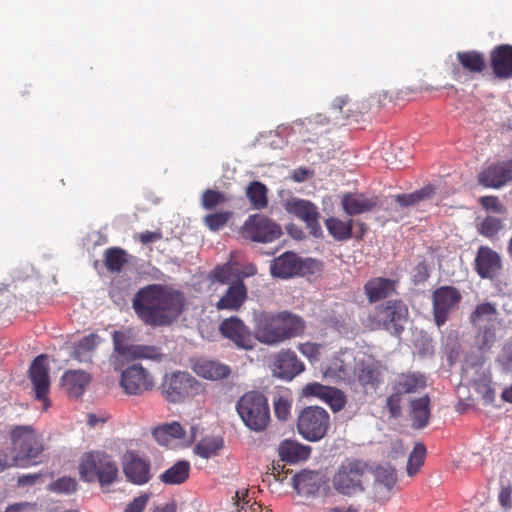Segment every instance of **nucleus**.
Returning <instances> with one entry per match:
<instances>
[{
	"label": "nucleus",
	"mask_w": 512,
	"mask_h": 512,
	"mask_svg": "<svg viewBox=\"0 0 512 512\" xmlns=\"http://www.w3.org/2000/svg\"><path fill=\"white\" fill-rule=\"evenodd\" d=\"M33 506L28 502H22V503H15L12 505H9L5 512H27L29 510H32Z\"/></svg>",
	"instance_id": "obj_63"
},
{
	"label": "nucleus",
	"mask_w": 512,
	"mask_h": 512,
	"mask_svg": "<svg viewBox=\"0 0 512 512\" xmlns=\"http://www.w3.org/2000/svg\"><path fill=\"white\" fill-rule=\"evenodd\" d=\"M183 304L181 292L161 284L140 288L132 300V308L137 317L152 327L171 324L181 313Z\"/></svg>",
	"instance_id": "obj_1"
},
{
	"label": "nucleus",
	"mask_w": 512,
	"mask_h": 512,
	"mask_svg": "<svg viewBox=\"0 0 512 512\" xmlns=\"http://www.w3.org/2000/svg\"><path fill=\"white\" fill-rule=\"evenodd\" d=\"M29 378L33 385L35 398L42 401L43 409L47 410L50 406V401L48 399L50 378L47 366V356L45 354H41L33 360L29 368Z\"/></svg>",
	"instance_id": "obj_16"
},
{
	"label": "nucleus",
	"mask_w": 512,
	"mask_h": 512,
	"mask_svg": "<svg viewBox=\"0 0 512 512\" xmlns=\"http://www.w3.org/2000/svg\"><path fill=\"white\" fill-rule=\"evenodd\" d=\"M223 447V440L219 437L204 438L199 441L195 447L194 452L204 459H208L217 455L218 451Z\"/></svg>",
	"instance_id": "obj_42"
},
{
	"label": "nucleus",
	"mask_w": 512,
	"mask_h": 512,
	"mask_svg": "<svg viewBox=\"0 0 512 512\" xmlns=\"http://www.w3.org/2000/svg\"><path fill=\"white\" fill-rule=\"evenodd\" d=\"M498 311L490 302L478 304L471 313L469 320L473 327L495 326Z\"/></svg>",
	"instance_id": "obj_36"
},
{
	"label": "nucleus",
	"mask_w": 512,
	"mask_h": 512,
	"mask_svg": "<svg viewBox=\"0 0 512 512\" xmlns=\"http://www.w3.org/2000/svg\"><path fill=\"white\" fill-rule=\"evenodd\" d=\"M479 203L487 211H492L497 214H503L505 212L504 205L497 196H483L479 199Z\"/></svg>",
	"instance_id": "obj_54"
},
{
	"label": "nucleus",
	"mask_w": 512,
	"mask_h": 512,
	"mask_svg": "<svg viewBox=\"0 0 512 512\" xmlns=\"http://www.w3.org/2000/svg\"><path fill=\"white\" fill-rule=\"evenodd\" d=\"M128 263L127 252L120 247H111L104 252V264L110 272H121Z\"/></svg>",
	"instance_id": "obj_40"
},
{
	"label": "nucleus",
	"mask_w": 512,
	"mask_h": 512,
	"mask_svg": "<svg viewBox=\"0 0 512 512\" xmlns=\"http://www.w3.org/2000/svg\"><path fill=\"white\" fill-rule=\"evenodd\" d=\"M114 351L118 356L129 357L134 345L128 344V337L123 331H114L113 335Z\"/></svg>",
	"instance_id": "obj_50"
},
{
	"label": "nucleus",
	"mask_w": 512,
	"mask_h": 512,
	"mask_svg": "<svg viewBox=\"0 0 512 512\" xmlns=\"http://www.w3.org/2000/svg\"><path fill=\"white\" fill-rule=\"evenodd\" d=\"M512 182V159L492 163L478 174V183L485 188L500 189Z\"/></svg>",
	"instance_id": "obj_17"
},
{
	"label": "nucleus",
	"mask_w": 512,
	"mask_h": 512,
	"mask_svg": "<svg viewBox=\"0 0 512 512\" xmlns=\"http://www.w3.org/2000/svg\"><path fill=\"white\" fill-rule=\"evenodd\" d=\"M152 436L162 446H168L173 440H180L185 437V429L177 422L165 423L152 430Z\"/></svg>",
	"instance_id": "obj_32"
},
{
	"label": "nucleus",
	"mask_w": 512,
	"mask_h": 512,
	"mask_svg": "<svg viewBox=\"0 0 512 512\" xmlns=\"http://www.w3.org/2000/svg\"><path fill=\"white\" fill-rule=\"evenodd\" d=\"M291 404L284 398L279 397L274 401V412L279 420H286L290 415Z\"/></svg>",
	"instance_id": "obj_58"
},
{
	"label": "nucleus",
	"mask_w": 512,
	"mask_h": 512,
	"mask_svg": "<svg viewBox=\"0 0 512 512\" xmlns=\"http://www.w3.org/2000/svg\"><path fill=\"white\" fill-rule=\"evenodd\" d=\"M192 369L199 377L208 380H221L231 373L229 366L215 360H198Z\"/></svg>",
	"instance_id": "obj_28"
},
{
	"label": "nucleus",
	"mask_w": 512,
	"mask_h": 512,
	"mask_svg": "<svg viewBox=\"0 0 512 512\" xmlns=\"http://www.w3.org/2000/svg\"><path fill=\"white\" fill-rule=\"evenodd\" d=\"M115 371H121L119 385L123 392L129 396H141L153 390L155 380L152 373L139 363L128 365L122 369L118 358L112 360Z\"/></svg>",
	"instance_id": "obj_8"
},
{
	"label": "nucleus",
	"mask_w": 512,
	"mask_h": 512,
	"mask_svg": "<svg viewBox=\"0 0 512 512\" xmlns=\"http://www.w3.org/2000/svg\"><path fill=\"white\" fill-rule=\"evenodd\" d=\"M305 365L300 361L294 351L290 349L281 350L274 358L273 373L283 380H292L302 373Z\"/></svg>",
	"instance_id": "obj_18"
},
{
	"label": "nucleus",
	"mask_w": 512,
	"mask_h": 512,
	"mask_svg": "<svg viewBox=\"0 0 512 512\" xmlns=\"http://www.w3.org/2000/svg\"><path fill=\"white\" fill-rule=\"evenodd\" d=\"M430 277L429 266L425 260L419 262L414 268V282L423 283Z\"/></svg>",
	"instance_id": "obj_60"
},
{
	"label": "nucleus",
	"mask_w": 512,
	"mask_h": 512,
	"mask_svg": "<svg viewBox=\"0 0 512 512\" xmlns=\"http://www.w3.org/2000/svg\"><path fill=\"white\" fill-rule=\"evenodd\" d=\"M244 239L257 243H270L279 239L283 232L281 226L262 214L248 216L240 228Z\"/></svg>",
	"instance_id": "obj_11"
},
{
	"label": "nucleus",
	"mask_w": 512,
	"mask_h": 512,
	"mask_svg": "<svg viewBox=\"0 0 512 512\" xmlns=\"http://www.w3.org/2000/svg\"><path fill=\"white\" fill-rule=\"evenodd\" d=\"M331 386L323 385L319 382H312L306 384L302 389V395L304 397H315L322 401H325L328 392L331 391Z\"/></svg>",
	"instance_id": "obj_52"
},
{
	"label": "nucleus",
	"mask_w": 512,
	"mask_h": 512,
	"mask_svg": "<svg viewBox=\"0 0 512 512\" xmlns=\"http://www.w3.org/2000/svg\"><path fill=\"white\" fill-rule=\"evenodd\" d=\"M409 317L407 305L400 299H390L377 305L369 315L372 329H385L400 335Z\"/></svg>",
	"instance_id": "obj_6"
},
{
	"label": "nucleus",
	"mask_w": 512,
	"mask_h": 512,
	"mask_svg": "<svg viewBox=\"0 0 512 512\" xmlns=\"http://www.w3.org/2000/svg\"><path fill=\"white\" fill-rule=\"evenodd\" d=\"M248 297L247 287L243 280L237 279L227 288L224 295L217 301L218 310L239 311Z\"/></svg>",
	"instance_id": "obj_22"
},
{
	"label": "nucleus",
	"mask_w": 512,
	"mask_h": 512,
	"mask_svg": "<svg viewBox=\"0 0 512 512\" xmlns=\"http://www.w3.org/2000/svg\"><path fill=\"white\" fill-rule=\"evenodd\" d=\"M103 339L96 333H91L74 344L73 358L81 363H92L98 346Z\"/></svg>",
	"instance_id": "obj_29"
},
{
	"label": "nucleus",
	"mask_w": 512,
	"mask_h": 512,
	"mask_svg": "<svg viewBox=\"0 0 512 512\" xmlns=\"http://www.w3.org/2000/svg\"><path fill=\"white\" fill-rule=\"evenodd\" d=\"M433 194L434 189L431 186H426L409 194H398L395 196V201L402 207H409L429 199Z\"/></svg>",
	"instance_id": "obj_43"
},
{
	"label": "nucleus",
	"mask_w": 512,
	"mask_h": 512,
	"mask_svg": "<svg viewBox=\"0 0 512 512\" xmlns=\"http://www.w3.org/2000/svg\"><path fill=\"white\" fill-rule=\"evenodd\" d=\"M268 188L260 181H252L245 190L250 205L255 210H263L268 206Z\"/></svg>",
	"instance_id": "obj_38"
},
{
	"label": "nucleus",
	"mask_w": 512,
	"mask_h": 512,
	"mask_svg": "<svg viewBox=\"0 0 512 512\" xmlns=\"http://www.w3.org/2000/svg\"><path fill=\"white\" fill-rule=\"evenodd\" d=\"M490 65L494 75L500 79L512 77V46L502 44L495 47L490 54Z\"/></svg>",
	"instance_id": "obj_23"
},
{
	"label": "nucleus",
	"mask_w": 512,
	"mask_h": 512,
	"mask_svg": "<svg viewBox=\"0 0 512 512\" xmlns=\"http://www.w3.org/2000/svg\"><path fill=\"white\" fill-rule=\"evenodd\" d=\"M200 383L188 372L175 371L164 375L160 390L170 403L177 404L198 394Z\"/></svg>",
	"instance_id": "obj_9"
},
{
	"label": "nucleus",
	"mask_w": 512,
	"mask_h": 512,
	"mask_svg": "<svg viewBox=\"0 0 512 512\" xmlns=\"http://www.w3.org/2000/svg\"><path fill=\"white\" fill-rule=\"evenodd\" d=\"M317 264L313 259L303 260L296 253L287 251L272 260L270 270L274 277L287 279L311 272Z\"/></svg>",
	"instance_id": "obj_12"
},
{
	"label": "nucleus",
	"mask_w": 512,
	"mask_h": 512,
	"mask_svg": "<svg viewBox=\"0 0 512 512\" xmlns=\"http://www.w3.org/2000/svg\"><path fill=\"white\" fill-rule=\"evenodd\" d=\"M341 205L347 215L356 216L374 210L379 205V198L365 194L348 193L343 196Z\"/></svg>",
	"instance_id": "obj_24"
},
{
	"label": "nucleus",
	"mask_w": 512,
	"mask_h": 512,
	"mask_svg": "<svg viewBox=\"0 0 512 512\" xmlns=\"http://www.w3.org/2000/svg\"><path fill=\"white\" fill-rule=\"evenodd\" d=\"M324 402L330 406L333 412H339L344 408L347 399L346 395L341 390L332 387Z\"/></svg>",
	"instance_id": "obj_53"
},
{
	"label": "nucleus",
	"mask_w": 512,
	"mask_h": 512,
	"mask_svg": "<svg viewBox=\"0 0 512 512\" xmlns=\"http://www.w3.org/2000/svg\"><path fill=\"white\" fill-rule=\"evenodd\" d=\"M299 352L310 361H318L322 346L317 343L305 342L297 346Z\"/></svg>",
	"instance_id": "obj_55"
},
{
	"label": "nucleus",
	"mask_w": 512,
	"mask_h": 512,
	"mask_svg": "<svg viewBox=\"0 0 512 512\" xmlns=\"http://www.w3.org/2000/svg\"><path fill=\"white\" fill-rule=\"evenodd\" d=\"M499 503L505 509H510L512 507V487L511 485L502 486L499 495H498Z\"/></svg>",
	"instance_id": "obj_62"
},
{
	"label": "nucleus",
	"mask_w": 512,
	"mask_h": 512,
	"mask_svg": "<svg viewBox=\"0 0 512 512\" xmlns=\"http://www.w3.org/2000/svg\"><path fill=\"white\" fill-rule=\"evenodd\" d=\"M503 228L501 219L494 216L485 217L478 225V232L489 239L496 237L500 230Z\"/></svg>",
	"instance_id": "obj_48"
},
{
	"label": "nucleus",
	"mask_w": 512,
	"mask_h": 512,
	"mask_svg": "<svg viewBox=\"0 0 512 512\" xmlns=\"http://www.w3.org/2000/svg\"><path fill=\"white\" fill-rule=\"evenodd\" d=\"M349 103V98L347 96H340L334 99L333 103L330 107V116L325 117V123H333L334 125H344L345 120H347L350 116L347 113L350 111L343 112V108Z\"/></svg>",
	"instance_id": "obj_41"
},
{
	"label": "nucleus",
	"mask_w": 512,
	"mask_h": 512,
	"mask_svg": "<svg viewBox=\"0 0 512 512\" xmlns=\"http://www.w3.org/2000/svg\"><path fill=\"white\" fill-rule=\"evenodd\" d=\"M398 281L384 277H373L364 285V292L369 303H376L392 296L397 289Z\"/></svg>",
	"instance_id": "obj_25"
},
{
	"label": "nucleus",
	"mask_w": 512,
	"mask_h": 512,
	"mask_svg": "<svg viewBox=\"0 0 512 512\" xmlns=\"http://www.w3.org/2000/svg\"><path fill=\"white\" fill-rule=\"evenodd\" d=\"M461 299V293L453 286H441L435 289L432 294V304L434 320L438 327L445 324Z\"/></svg>",
	"instance_id": "obj_14"
},
{
	"label": "nucleus",
	"mask_w": 512,
	"mask_h": 512,
	"mask_svg": "<svg viewBox=\"0 0 512 512\" xmlns=\"http://www.w3.org/2000/svg\"><path fill=\"white\" fill-rule=\"evenodd\" d=\"M430 403L428 395L410 402V416L414 429H422L428 425L431 416Z\"/></svg>",
	"instance_id": "obj_30"
},
{
	"label": "nucleus",
	"mask_w": 512,
	"mask_h": 512,
	"mask_svg": "<svg viewBox=\"0 0 512 512\" xmlns=\"http://www.w3.org/2000/svg\"><path fill=\"white\" fill-rule=\"evenodd\" d=\"M90 381V374L82 370H68L61 378L62 387L73 398L80 397Z\"/></svg>",
	"instance_id": "obj_27"
},
{
	"label": "nucleus",
	"mask_w": 512,
	"mask_h": 512,
	"mask_svg": "<svg viewBox=\"0 0 512 512\" xmlns=\"http://www.w3.org/2000/svg\"><path fill=\"white\" fill-rule=\"evenodd\" d=\"M474 265L477 274L487 279H493L502 268L500 255L488 246L479 247Z\"/></svg>",
	"instance_id": "obj_19"
},
{
	"label": "nucleus",
	"mask_w": 512,
	"mask_h": 512,
	"mask_svg": "<svg viewBox=\"0 0 512 512\" xmlns=\"http://www.w3.org/2000/svg\"><path fill=\"white\" fill-rule=\"evenodd\" d=\"M253 328L256 341L267 346H277L301 336L306 324L302 317L290 311H254Z\"/></svg>",
	"instance_id": "obj_2"
},
{
	"label": "nucleus",
	"mask_w": 512,
	"mask_h": 512,
	"mask_svg": "<svg viewBox=\"0 0 512 512\" xmlns=\"http://www.w3.org/2000/svg\"><path fill=\"white\" fill-rule=\"evenodd\" d=\"M355 376L366 393L376 391L383 381L380 365L371 359L357 365Z\"/></svg>",
	"instance_id": "obj_20"
},
{
	"label": "nucleus",
	"mask_w": 512,
	"mask_h": 512,
	"mask_svg": "<svg viewBox=\"0 0 512 512\" xmlns=\"http://www.w3.org/2000/svg\"><path fill=\"white\" fill-rule=\"evenodd\" d=\"M293 486L300 495H313L320 488V478L317 472L303 470L296 473L293 478Z\"/></svg>",
	"instance_id": "obj_31"
},
{
	"label": "nucleus",
	"mask_w": 512,
	"mask_h": 512,
	"mask_svg": "<svg viewBox=\"0 0 512 512\" xmlns=\"http://www.w3.org/2000/svg\"><path fill=\"white\" fill-rule=\"evenodd\" d=\"M49 490L55 493L70 494L77 490L75 478L64 476L49 485Z\"/></svg>",
	"instance_id": "obj_51"
},
{
	"label": "nucleus",
	"mask_w": 512,
	"mask_h": 512,
	"mask_svg": "<svg viewBox=\"0 0 512 512\" xmlns=\"http://www.w3.org/2000/svg\"><path fill=\"white\" fill-rule=\"evenodd\" d=\"M368 466L361 460L347 459L332 478L333 488L341 495L353 496L364 492Z\"/></svg>",
	"instance_id": "obj_7"
},
{
	"label": "nucleus",
	"mask_w": 512,
	"mask_h": 512,
	"mask_svg": "<svg viewBox=\"0 0 512 512\" xmlns=\"http://www.w3.org/2000/svg\"><path fill=\"white\" fill-rule=\"evenodd\" d=\"M129 357L132 359L161 361L164 355L157 346L138 344L132 347V352Z\"/></svg>",
	"instance_id": "obj_45"
},
{
	"label": "nucleus",
	"mask_w": 512,
	"mask_h": 512,
	"mask_svg": "<svg viewBox=\"0 0 512 512\" xmlns=\"http://www.w3.org/2000/svg\"><path fill=\"white\" fill-rule=\"evenodd\" d=\"M220 334L230 340L238 349L251 351L256 346L254 331L237 316H230L221 321Z\"/></svg>",
	"instance_id": "obj_13"
},
{
	"label": "nucleus",
	"mask_w": 512,
	"mask_h": 512,
	"mask_svg": "<svg viewBox=\"0 0 512 512\" xmlns=\"http://www.w3.org/2000/svg\"><path fill=\"white\" fill-rule=\"evenodd\" d=\"M353 220H341L337 217H329L325 220V226L329 234L336 241H346L352 237Z\"/></svg>",
	"instance_id": "obj_39"
},
{
	"label": "nucleus",
	"mask_w": 512,
	"mask_h": 512,
	"mask_svg": "<svg viewBox=\"0 0 512 512\" xmlns=\"http://www.w3.org/2000/svg\"><path fill=\"white\" fill-rule=\"evenodd\" d=\"M402 393L395 391L386 400V407L391 416L397 417L401 413Z\"/></svg>",
	"instance_id": "obj_57"
},
{
	"label": "nucleus",
	"mask_w": 512,
	"mask_h": 512,
	"mask_svg": "<svg viewBox=\"0 0 512 512\" xmlns=\"http://www.w3.org/2000/svg\"><path fill=\"white\" fill-rule=\"evenodd\" d=\"M150 499V493H144L127 504L124 512H143Z\"/></svg>",
	"instance_id": "obj_56"
},
{
	"label": "nucleus",
	"mask_w": 512,
	"mask_h": 512,
	"mask_svg": "<svg viewBox=\"0 0 512 512\" xmlns=\"http://www.w3.org/2000/svg\"><path fill=\"white\" fill-rule=\"evenodd\" d=\"M235 409L244 425L253 432H264L271 421L267 397L259 391H248L237 401Z\"/></svg>",
	"instance_id": "obj_5"
},
{
	"label": "nucleus",
	"mask_w": 512,
	"mask_h": 512,
	"mask_svg": "<svg viewBox=\"0 0 512 512\" xmlns=\"http://www.w3.org/2000/svg\"><path fill=\"white\" fill-rule=\"evenodd\" d=\"M212 278L220 283H227L231 276V267L229 264L215 267L211 272Z\"/></svg>",
	"instance_id": "obj_61"
},
{
	"label": "nucleus",
	"mask_w": 512,
	"mask_h": 512,
	"mask_svg": "<svg viewBox=\"0 0 512 512\" xmlns=\"http://www.w3.org/2000/svg\"><path fill=\"white\" fill-rule=\"evenodd\" d=\"M228 201V197L221 191L206 189L201 197V205L206 210H212Z\"/></svg>",
	"instance_id": "obj_49"
},
{
	"label": "nucleus",
	"mask_w": 512,
	"mask_h": 512,
	"mask_svg": "<svg viewBox=\"0 0 512 512\" xmlns=\"http://www.w3.org/2000/svg\"><path fill=\"white\" fill-rule=\"evenodd\" d=\"M330 428V416L320 406L305 407L297 418L299 434L310 442L323 439Z\"/></svg>",
	"instance_id": "obj_10"
},
{
	"label": "nucleus",
	"mask_w": 512,
	"mask_h": 512,
	"mask_svg": "<svg viewBox=\"0 0 512 512\" xmlns=\"http://www.w3.org/2000/svg\"><path fill=\"white\" fill-rule=\"evenodd\" d=\"M10 436L16 451L14 465L25 468L41 462L40 457L46 449L42 433L30 425H19L12 428Z\"/></svg>",
	"instance_id": "obj_3"
},
{
	"label": "nucleus",
	"mask_w": 512,
	"mask_h": 512,
	"mask_svg": "<svg viewBox=\"0 0 512 512\" xmlns=\"http://www.w3.org/2000/svg\"><path fill=\"white\" fill-rule=\"evenodd\" d=\"M425 456L426 447L422 443L416 444L409 456L407 463V474L409 476H414L415 474L418 473V471L424 464Z\"/></svg>",
	"instance_id": "obj_46"
},
{
	"label": "nucleus",
	"mask_w": 512,
	"mask_h": 512,
	"mask_svg": "<svg viewBox=\"0 0 512 512\" xmlns=\"http://www.w3.org/2000/svg\"><path fill=\"white\" fill-rule=\"evenodd\" d=\"M134 239L136 241L141 242L143 245H148L151 243H155L162 239V232L160 230L157 231H144L134 235Z\"/></svg>",
	"instance_id": "obj_59"
},
{
	"label": "nucleus",
	"mask_w": 512,
	"mask_h": 512,
	"mask_svg": "<svg viewBox=\"0 0 512 512\" xmlns=\"http://www.w3.org/2000/svg\"><path fill=\"white\" fill-rule=\"evenodd\" d=\"M126 480L134 485H144L152 479L151 462L136 450H127L122 457Z\"/></svg>",
	"instance_id": "obj_15"
},
{
	"label": "nucleus",
	"mask_w": 512,
	"mask_h": 512,
	"mask_svg": "<svg viewBox=\"0 0 512 512\" xmlns=\"http://www.w3.org/2000/svg\"><path fill=\"white\" fill-rule=\"evenodd\" d=\"M79 475L85 482L97 481L101 487L115 483L119 478L117 462L101 450H92L82 455L79 463Z\"/></svg>",
	"instance_id": "obj_4"
},
{
	"label": "nucleus",
	"mask_w": 512,
	"mask_h": 512,
	"mask_svg": "<svg viewBox=\"0 0 512 512\" xmlns=\"http://www.w3.org/2000/svg\"><path fill=\"white\" fill-rule=\"evenodd\" d=\"M426 387V378L419 372H407L397 376L394 390L402 394L415 393Z\"/></svg>",
	"instance_id": "obj_34"
},
{
	"label": "nucleus",
	"mask_w": 512,
	"mask_h": 512,
	"mask_svg": "<svg viewBox=\"0 0 512 512\" xmlns=\"http://www.w3.org/2000/svg\"><path fill=\"white\" fill-rule=\"evenodd\" d=\"M232 216L233 213L231 211H218L206 215L203 218V223L209 228V230L218 231L226 226Z\"/></svg>",
	"instance_id": "obj_47"
},
{
	"label": "nucleus",
	"mask_w": 512,
	"mask_h": 512,
	"mask_svg": "<svg viewBox=\"0 0 512 512\" xmlns=\"http://www.w3.org/2000/svg\"><path fill=\"white\" fill-rule=\"evenodd\" d=\"M176 511H177V504L174 500H172L164 505L155 506L152 510V512H176Z\"/></svg>",
	"instance_id": "obj_64"
},
{
	"label": "nucleus",
	"mask_w": 512,
	"mask_h": 512,
	"mask_svg": "<svg viewBox=\"0 0 512 512\" xmlns=\"http://www.w3.org/2000/svg\"><path fill=\"white\" fill-rule=\"evenodd\" d=\"M191 466L187 460H179L160 474L159 480L165 485H181L190 476Z\"/></svg>",
	"instance_id": "obj_35"
},
{
	"label": "nucleus",
	"mask_w": 512,
	"mask_h": 512,
	"mask_svg": "<svg viewBox=\"0 0 512 512\" xmlns=\"http://www.w3.org/2000/svg\"><path fill=\"white\" fill-rule=\"evenodd\" d=\"M456 57L461 66L470 73H482L486 68V60L483 53L470 50L457 52Z\"/></svg>",
	"instance_id": "obj_37"
},
{
	"label": "nucleus",
	"mask_w": 512,
	"mask_h": 512,
	"mask_svg": "<svg viewBox=\"0 0 512 512\" xmlns=\"http://www.w3.org/2000/svg\"><path fill=\"white\" fill-rule=\"evenodd\" d=\"M477 332L475 335V344L481 351H488L496 342L495 326L474 327Z\"/></svg>",
	"instance_id": "obj_44"
},
{
	"label": "nucleus",
	"mask_w": 512,
	"mask_h": 512,
	"mask_svg": "<svg viewBox=\"0 0 512 512\" xmlns=\"http://www.w3.org/2000/svg\"><path fill=\"white\" fill-rule=\"evenodd\" d=\"M289 211L306 223V227L313 236L319 237L322 234L318 221L319 212L312 202L301 199L295 200L290 204Z\"/></svg>",
	"instance_id": "obj_21"
},
{
	"label": "nucleus",
	"mask_w": 512,
	"mask_h": 512,
	"mask_svg": "<svg viewBox=\"0 0 512 512\" xmlns=\"http://www.w3.org/2000/svg\"><path fill=\"white\" fill-rule=\"evenodd\" d=\"M310 452L311 448L309 446L292 440H284L278 447V454L281 460L289 463L306 460Z\"/></svg>",
	"instance_id": "obj_33"
},
{
	"label": "nucleus",
	"mask_w": 512,
	"mask_h": 512,
	"mask_svg": "<svg viewBox=\"0 0 512 512\" xmlns=\"http://www.w3.org/2000/svg\"><path fill=\"white\" fill-rule=\"evenodd\" d=\"M396 480L395 469L390 467L378 468L375 475L374 499L378 502L389 500Z\"/></svg>",
	"instance_id": "obj_26"
}]
</instances>
